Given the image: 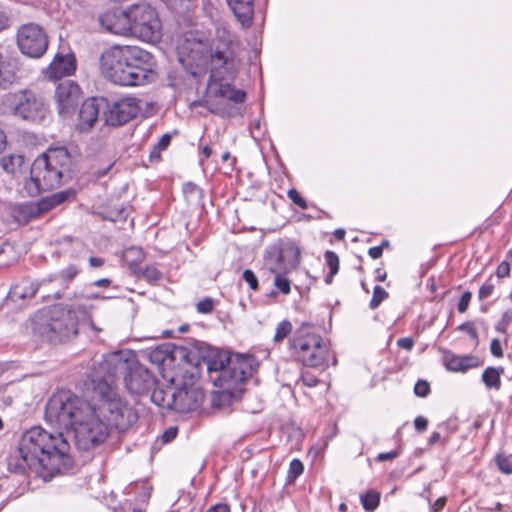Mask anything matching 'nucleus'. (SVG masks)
I'll use <instances>...</instances> for the list:
<instances>
[{"instance_id":"f257e3e1","label":"nucleus","mask_w":512,"mask_h":512,"mask_svg":"<svg viewBox=\"0 0 512 512\" xmlns=\"http://www.w3.org/2000/svg\"><path fill=\"white\" fill-rule=\"evenodd\" d=\"M85 387L91 400L69 390L54 393L46 404L45 420L72 431L77 448L88 451L106 440L111 427L129 429L138 414L98 372L87 370Z\"/></svg>"},{"instance_id":"f03ea898","label":"nucleus","mask_w":512,"mask_h":512,"mask_svg":"<svg viewBox=\"0 0 512 512\" xmlns=\"http://www.w3.org/2000/svg\"><path fill=\"white\" fill-rule=\"evenodd\" d=\"M70 445L62 432H50L40 426L27 430L21 437L18 457L9 461L14 472L33 475L44 482L72 466Z\"/></svg>"},{"instance_id":"7ed1b4c3","label":"nucleus","mask_w":512,"mask_h":512,"mask_svg":"<svg viewBox=\"0 0 512 512\" xmlns=\"http://www.w3.org/2000/svg\"><path fill=\"white\" fill-rule=\"evenodd\" d=\"M88 369L98 372L111 385L119 375H123L126 388L133 394L148 393L156 385L152 374L136 361L135 354L129 350L96 354L90 360Z\"/></svg>"},{"instance_id":"20e7f679","label":"nucleus","mask_w":512,"mask_h":512,"mask_svg":"<svg viewBox=\"0 0 512 512\" xmlns=\"http://www.w3.org/2000/svg\"><path fill=\"white\" fill-rule=\"evenodd\" d=\"M96 298H99L97 294L81 295L70 304L54 305L47 318L37 326V332L48 342L58 344L74 339L81 321H88L92 329L101 331L90 319L91 306L88 301Z\"/></svg>"},{"instance_id":"39448f33","label":"nucleus","mask_w":512,"mask_h":512,"mask_svg":"<svg viewBox=\"0 0 512 512\" xmlns=\"http://www.w3.org/2000/svg\"><path fill=\"white\" fill-rule=\"evenodd\" d=\"M71 156L66 148L49 149L35 159L30 177L23 183V191L29 197H35L42 191L58 187L64 177H70Z\"/></svg>"},{"instance_id":"423d86ee","label":"nucleus","mask_w":512,"mask_h":512,"mask_svg":"<svg viewBox=\"0 0 512 512\" xmlns=\"http://www.w3.org/2000/svg\"><path fill=\"white\" fill-rule=\"evenodd\" d=\"M238 37L224 24L216 28V36L211 47L209 70L210 78L214 81L232 79L238 67L236 49Z\"/></svg>"},{"instance_id":"0eeeda50","label":"nucleus","mask_w":512,"mask_h":512,"mask_svg":"<svg viewBox=\"0 0 512 512\" xmlns=\"http://www.w3.org/2000/svg\"><path fill=\"white\" fill-rule=\"evenodd\" d=\"M171 357L173 360L182 361L198 370L205 367L211 379L221 376L231 358L226 353L201 342L193 344L190 348L175 346L171 352Z\"/></svg>"},{"instance_id":"6e6552de","label":"nucleus","mask_w":512,"mask_h":512,"mask_svg":"<svg viewBox=\"0 0 512 512\" xmlns=\"http://www.w3.org/2000/svg\"><path fill=\"white\" fill-rule=\"evenodd\" d=\"M290 350L297 361L308 367L323 365L327 354L322 338L308 324H303L295 331Z\"/></svg>"},{"instance_id":"1a4fd4ad","label":"nucleus","mask_w":512,"mask_h":512,"mask_svg":"<svg viewBox=\"0 0 512 512\" xmlns=\"http://www.w3.org/2000/svg\"><path fill=\"white\" fill-rule=\"evenodd\" d=\"M5 111L22 120L39 123L46 117L48 108L43 99L32 90L8 93L2 100Z\"/></svg>"},{"instance_id":"9d476101","label":"nucleus","mask_w":512,"mask_h":512,"mask_svg":"<svg viewBox=\"0 0 512 512\" xmlns=\"http://www.w3.org/2000/svg\"><path fill=\"white\" fill-rule=\"evenodd\" d=\"M144 49L137 46H113L105 50L100 57V71L110 82H118L129 79V76L122 74L123 64L127 61H143Z\"/></svg>"},{"instance_id":"9b49d317","label":"nucleus","mask_w":512,"mask_h":512,"mask_svg":"<svg viewBox=\"0 0 512 512\" xmlns=\"http://www.w3.org/2000/svg\"><path fill=\"white\" fill-rule=\"evenodd\" d=\"M130 22L129 36L152 42L161 36V22L156 10L147 3H137L128 7Z\"/></svg>"},{"instance_id":"f8f14e48","label":"nucleus","mask_w":512,"mask_h":512,"mask_svg":"<svg viewBox=\"0 0 512 512\" xmlns=\"http://www.w3.org/2000/svg\"><path fill=\"white\" fill-rule=\"evenodd\" d=\"M300 248L292 241H278L268 247L264 263L271 273H290L300 264Z\"/></svg>"},{"instance_id":"ddd939ff","label":"nucleus","mask_w":512,"mask_h":512,"mask_svg":"<svg viewBox=\"0 0 512 512\" xmlns=\"http://www.w3.org/2000/svg\"><path fill=\"white\" fill-rule=\"evenodd\" d=\"M256 360L251 355L236 354L231 356L228 366L221 376L212 378L215 386L224 391L237 389V386L252 376Z\"/></svg>"},{"instance_id":"4468645a","label":"nucleus","mask_w":512,"mask_h":512,"mask_svg":"<svg viewBox=\"0 0 512 512\" xmlns=\"http://www.w3.org/2000/svg\"><path fill=\"white\" fill-rule=\"evenodd\" d=\"M16 37L19 50L30 58H40L48 48L47 34L35 23L22 25Z\"/></svg>"},{"instance_id":"2eb2a0df","label":"nucleus","mask_w":512,"mask_h":512,"mask_svg":"<svg viewBox=\"0 0 512 512\" xmlns=\"http://www.w3.org/2000/svg\"><path fill=\"white\" fill-rule=\"evenodd\" d=\"M245 95L244 91L235 89L230 84H221L215 91V97L219 100L216 103L208 102V109L222 117H232L238 113L235 104L242 103Z\"/></svg>"},{"instance_id":"dca6fc26","label":"nucleus","mask_w":512,"mask_h":512,"mask_svg":"<svg viewBox=\"0 0 512 512\" xmlns=\"http://www.w3.org/2000/svg\"><path fill=\"white\" fill-rule=\"evenodd\" d=\"M143 61H127V64H123L122 74L129 76V79L118 82L121 86H139L150 82L154 76L153 67L154 59L153 56L146 50H144Z\"/></svg>"},{"instance_id":"f3484780","label":"nucleus","mask_w":512,"mask_h":512,"mask_svg":"<svg viewBox=\"0 0 512 512\" xmlns=\"http://www.w3.org/2000/svg\"><path fill=\"white\" fill-rule=\"evenodd\" d=\"M139 112L138 101L135 98H123L114 102L105 112V121L111 126H120L134 117Z\"/></svg>"},{"instance_id":"a211bd4d","label":"nucleus","mask_w":512,"mask_h":512,"mask_svg":"<svg viewBox=\"0 0 512 512\" xmlns=\"http://www.w3.org/2000/svg\"><path fill=\"white\" fill-rule=\"evenodd\" d=\"M100 25L108 32L116 35L129 36L128 8L112 9L99 17Z\"/></svg>"},{"instance_id":"6ab92c4d","label":"nucleus","mask_w":512,"mask_h":512,"mask_svg":"<svg viewBox=\"0 0 512 512\" xmlns=\"http://www.w3.org/2000/svg\"><path fill=\"white\" fill-rule=\"evenodd\" d=\"M55 98L58 104L60 114L66 115L70 110L78 104L81 98V91L79 86L70 81L60 83L55 92Z\"/></svg>"},{"instance_id":"aec40b11","label":"nucleus","mask_w":512,"mask_h":512,"mask_svg":"<svg viewBox=\"0 0 512 512\" xmlns=\"http://www.w3.org/2000/svg\"><path fill=\"white\" fill-rule=\"evenodd\" d=\"M103 100L89 98L82 103L79 111V121L77 124L81 132L90 130L98 119L99 111Z\"/></svg>"},{"instance_id":"412c9836","label":"nucleus","mask_w":512,"mask_h":512,"mask_svg":"<svg viewBox=\"0 0 512 512\" xmlns=\"http://www.w3.org/2000/svg\"><path fill=\"white\" fill-rule=\"evenodd\" d=\"M203 393L197 388L179 390L174 398L175 409L191 411L196 409L203 402Z\"/></svg>"},{"instance_id":"4be33fe9","label":"nucleus","mask_w":512,"mask_h":512,"mask_svg":"<svg viewBox=\"0 0 512 512\" xmlns=\"http://www.w3.org/2000/svg\"><path fill=\"white\" fill-rule=\"evenodd\" d=\"M44 209L42 208L40 200L37 202H27L24 204H16L11 207V215L18 223L25 224L30 220L35 219L42 215Z\"/></svg>"},{"instance_id":"5701e85b","label":"nucleus","mask_w":512,"mask_h":512,"mask_svg":"<svg viewBox=\"0 0 512 512\" xmlns=\"http://www.w3.org/2000/svg\"><path fill=\"white\" fill-rule=\"evenodd\" d=\"M76 69L75 58L71 55L56 56L48 68V77L51 79H60L71 75Z\"/></svg>"},{"instance_id":"b1692460","label":"nucleus","mask_w":512,"mask_h":512,"mask_svg":"<svg viewBox=\"0 0 512 512\" xmlns=\"http://www.w3.org/2000/svg\"><path fill=\"white\" fill-rule=\"evenodd\" d=\"M227 3L243 27L246 28L252 24L253 0H227Z\"/></svg>"},{"instance_id":"393cba45","label":"nucleus","mask_w":512,"mask_h":512,"mask_svg":"<svg viewBox=\"0 0 512 512\" xmlns=\"http://www.w3.org/2000/svg\"><path fill=\"white\" fill-rule=\"evenodd\" d=\"M21 78L18 63L14 59L0 63V86L4 89L17 83Z\"/></svg>"},{"instance_id":"a878e982","label":"nucleus","mask_w":512,"mask_h":512,"mask_svg":"<svg viewBox=\"0 0 512 512\" xmlns=\"http://www.w3.org/2000/svg\"><path fill=\"white\" fill-rule=\"evenodd\" d=\"M151 401L160 407H174L176 392L173 389L164 390L154 386L151 389Z\"/></svg>"},{"instance_id":"bb28decb","label":"nucleus","mask_w":512,"mask_h":512,"mask_svg":"<svg viewBox=\"0 0 512 512\" xmlns=\"http://www.w3.org/2000/svg\"><path fill=\"white\" fill-rule=\"evenodd\" d=\"M24 165V157L20 154L4 155L0 158V166L7 173L12 176L21 172Z\"/></svg>"},{"instance_id":"cd10ccee","label":"nucleus","mask_w":512,"mask_h":512,"mask_svg":"<svg viewBox=\"0 0 512 512\" xmlns=\"http://www.w3.org/2000/svg\"><path fill=\"white\" fill-rule=\"evenodd\" d=\"M38 288V283H30L28 286L16 285L10 290L7 301L16 303L18 300L32 298L35 296Z\"/></svg>"},{"instance_id":"c85d7f7f","label":"nucleus","mask_w":512,"mask_h":512,"mask_svg":"<svg viewBox=\"0 0 512 512\" xmlns=\"http://www.w3.org/2000/svg\"><path fill=\"white\" fill-rule=\"evenodd\" d=\"M504 373V368L488 367L482 373V381L490 389L499 390L501 387V375Z\"/></svg>"},{"instance_id":"c756f323","label":"nucleus","mask_w":512,"mask_h":512,"mask_svg":"<svg viewBox=\"0 0 512 512\" xmlns=\"http://www.w3.org/2000/svg\"><path fill=\"white\" fill-rule=\"evenodd\" d=\"M478 364V360L474 356H454L448 363L447 368L451 371H466L469 368L475 367Z\"/></svg>"},{"instance_id":"7c9ffc66","label":"nucleus","mask_w":512,"mask_h":512,"mask_svg":"<svg viewBox=\"0 0 512 512\" xmlns=\"http://www.w3.org/2000/svg\"><path fill=\"white\" fill-rule=\"evenodd\" d=\"M71 195L72 193L69 191H60L45 198H42L40 202L42 208L44 209V212H48L57 205L65 202Z\"/></svg>"},{"instance_id":"2f4dec72","label":"nucleus","mask_w":512,"mask_h":512,"mask_svg":"<svg viewBox=\"0 0 512 512\" xmlns=\"http://www.w3.org/2000/svg\"><path fill=\"white\" fill-rule=\"evenodd\" d=\"M363 508L367 511L375 510L380 501V493L376 491H368L360 496Z\"/></svg>"},{"instance_id":"473e14b6","label":"nucleus","mask_w":512,"mask_h":512,"mask_svg":"<svg viewBox=\"0 0 512 512\" xmlns=\"http://www.w3.org/2000/svg\"><path fill=\"white\" fill-rule=\"evenodd\" d=\"M275 275L274 285L283 294H289L291 291V282L285 277L287 273H273Z\"/></svg>"},{"instance_id":"72a5a7b5","label":"nucleus","mask_w":512,"mask_h":512,"mask_svg":"<svg viewBox=\"0 0 512 512\" xmlns=\"http://www.w3.org/2000/svg\"><path fill=\"white\" fill-rule=\"evenodd\" d=\"M386 298H388V293L385 291V289L379 285L375 286L369 307L371 309H376Z\"/></svg>"},{"instance_id":"f704fd0d","label":"nucleus","mask_w":512,"mask_h":512,"mask_svg":"<svg viewBox=\"0 0 512 512\" xmlns=\"http://www.w3.org/2000/svg\"><path fill=\"white\" fill-rule=\"evenodd\" d=\"M292 331V324L289 321H282L278 324L274 335L275 342H281Z\"/></svg>"},{"instance_id":"c9c22d12","label":"nucleus","mask_w":512,"mask_h":512,"mask_svg":"<svg viewBox=\"0 0 512 512\" xmlns=\"http://www.w3.org/2000/svg\"><path fill=\"white\" fill-rule=\"evenodd\" d=\"M496 464L501 472L505 474L512 473V461L508 456L498 454L495 458Z\"/></svg>"},{"instance_id":"e433bc0d","label":"nucleus","mask_w":512,"mask_h":512,"mask_svg":"<svg viewBox=\"0 0 512 512\" xmlns=\"http://www.w3.org/2000/svg\"><path fill=\"white\" fill-rule=\"evenodd\" d=\"M142 276L149 282L155 283L162 278V273L154 266L145 267L141 271Z\"/></svg>"},{"instance_id":"4c0bfd02","label":"nucleus","mask_w":512,"mask_h":512,"mask_svg":"<svg viewBox=\"0 0 512 512\" xmlns=\"http://www.w3.org/2000/svg\"><path fill=\"white\" fill-rule=\"evenodd\" d=\"M303 469H304V467H303L302 462L298 459H293L289 466L287 478L290 481L295 480L299 475L302 474Z\"/></svg>"},{"instance_id":"58836bf2","label":"nucleus","mask_w":512,"mask_h":512,"mask_svg":"<svg viewBox=\"0 0 512 512\" xmlns=\"http://www.w3.org/2000/svg\"><path fill=\"white\" fill-rule=\"evenodd\" d=\"M325 260L330 267L331 275L334 276L339 270V258L333 251L325 252Z\"/></svg>"},{"instance_id":"ea45409f","label":"nucleus","mask_w":512,"mask_h":512,"mask_svg":"<svg viewBox=\"0 0 512 512\" xmlns=\"http://www.w3.org/2000/svg\"><path fill=\"white\" fill-rule=\"evenodd\" d=\"M495 288V284L492 282V278L490 277L479 289L478 298L479 300H484L490 297Z\"/></svg>"},{"instance_id":"a19ab883","label":"nucleus","mask_w":512,"mask_h":512,"mask_svg":"<svg viewBox=\"0 0 512 512\" xmlns=\"http://www.w3.org/2000/svg\"><path fill=\"white\" fill-rule=\"evenodd\" d=\"M78 273L79 269L74 265H70L60 272V278L69 282L72 281Z\"/></svg>"},{"instance_id":"79ce46f5","label":"nucleus","mask_w":512,"mask_h":512,"mask_svg":"<svg viewBox=\"0 0 512 512\" xmlns=\"http://www.w3.org/2000/svg\"><path fill=\"white\" fill-rule=\"evenodd\" d=\"M430 392V386L427 381L419 380L414 386V393L419 397H426Z\"/></svg>"},{"instance_id":"37998d69","label":"nucleus","mask_w":512,"mask_h":512,"mask_svg":"<svg viewBox=\"0 0 512 512\" xmlns=\"http://www.w3.org/2000/svg\"><path fill=\"white\" fill-rule=\"evenodd\" d=\"M242 277L248 283L249 287L252 290L258 289V279L252 270H250V269L244 270Z\"/></svg>"},{"instance_id":"c03bdc74","label":"nucleus","mask_w":512,"mask_h":512,"mask_svg":"<svg viewBox=\"0 0 512 512\" xmlns=\"http://www.w3.org/2000/svg\"><path fill=\"white\" fill-rule=\"evenodd\" d=\"M471 298H472V293L470 291H466L462 294V296L458 302V305H457V310L460 313H464L467 311Z\"/></svg>"},{"instance_id":"a18cd8bd","label":"nucleus","mask_w":512,"mask_h":512,"mask_svg":"<svg viewBox=\"0 0 512 512\" xmlns=\"http://www.w3.org/2000/svg\"><path fill=\"white\" fill-rule=\"evenodd\" d=\"M196 307L199 313H211L214 308V301L211 298H206L198 302Z\"/></svg>"},{"instance_id":"49530a36","label":"nucleus","mask_w":512,"mask_h":512,"mask_svg":"<svg viewBox=\"0 0 512 512\" xmlns=\"http://www.w3.org/2000/svg\"><path fill=\"white\" fill-rule=\"evenodd\" d=\"M457 329L460 331H465L466 333H468L472 340L476 342L478 341V333L472 322H465L461 324Z\"/></svg>"},{"instance_id":"de8ad7c7","label":"nucleus","mask_w":512,"mask_h":512,"mask_svg":"<svg viewBox=\"0 0 512 512\" xmlns=\"http://www.w3.org/2000/svg\"><path fill=\"white\" fill-rule=\"evenodd\" d=\"M288 196L289 198L295 203L297 204L299 207H301L302 209H306L307 208V203L306 201L301 197V195L298 193V191H296L295 189H291L289 190L288 192Z\"/></svg>"},{"instance_id":"09e8293b","label":"nucleus","mask_w":512,"mask_h":512,"mask_svg":"<svg viewBox=\"0 0 512 512\" xmlns=\"http://www.w3.org/2000/svg\"><path fill=\"white\" fill-rule=\"evenodd\" d=\"M490 352L493 356H495L497 358L503 357V350H502L501 343H500L499 339L494 338L491 340Z\"/></svg>"},{"instance_id":"8fccbe9b","label":"nucleus","mask_w":512,"mask_h":512,"mask_svg":"<svg viewBox=\"0 0 512 512\" xmlns=\"http://www.w3.org/2000/svg\"><path fill=\"white\" fill-rule=\"evenodd\" d=\"M510 274V264L507 261H502L496 270L497 278L501 279L509 276Z\"/></svg>"},{"instance_id":"3c124183","label":"nucleus","mask_w":512,"mask_h":512,"mask_svg":"<svg viewBox=\"0 0 512 512\" xmlns=\"http://www.w3.org/2000/svg\"><path fill=\"white\" fill-rule=\"evenodd\" d=\"M171 141V135L170 134H164L161 136V138L158 140V142L154 145L159 150L163 151L165 150Z\"/></svg>"},{"instance_id":"603ef678","label":"nucleus","mask_w":512,"mask_h":512,"mask_svg":"<svg viewBox=\"0 0 512 512\" xmlns=\"http://www.w3.org/2000/svg\"><path fill=\"white\" fill-rule=\"evenodd\" d=\"M398 452L397 451H390V452H383V453H380L378 456H377V460L379 462H383V461H388V460H393L395 459L396 457H398Z\"/></svg>"},{"instance_id":"864d4df0","label":"nucleus","mask_w":512,"mask_h":512,"mask_svg":"<svg viewBox=\"0 0 512 512\" xmlns=\"http://www.w3.org/2000/svg\"><path fill=\"white\" fill-rule=\"evenodd\" d=\"M414 425H415L416 430L422 432L427 428L428 421L426 418H424L422 416H418V417H416V419L414 421Z\"/></svg>"},{"instance_id":"5fc2aeb1","label":"nucleus","mask_w":512,"mask_h":512,"mask_svg":"<svg viewBox=\"0 0 512 512\" xmlns=\"http://www.w3.org/2000/svg\"><path fill=\"white\" fill-rule=\"evenodd\" d=\"M304 385L309 387H314L318 383V379L314 377L313 375L303 374L301 377Z\"/></svg>"},{"instance_id":"6e6d98bb","label":"nucleus","mask_w":512,"mask_h":512,"mask_svg":"<svg viewBox=\"0 0 512 512\" xmlns=\"http://www.w3.org/2000/svg\"><path fill=\"white\" fill-rule=\"evenodd\" d=\"M398 346L404 348L406 350H411L413 348V340L411 338H401L398 340Z\"/></svg>"},{"instance_id":"4d7b16f0","label":"nucleus","mask_w":512,"mask_h":512,"mask_svg":"<svg viewBox=\"0 0 512 512\" xmlns=\"http://www.w3.org/2000/svg\"><path fill=\"white\" fill-rule=\"evenodd\" d=\"M230 508L226 504H216L210 506L206 512H229Z\"/></svg>"},{"instance_id":"13d9d810","label":"nucleus","mask_w":512,"mask_h":512,"mask_svg":"<svg viewBox=\"0 0 512 512\" xmlns=\"http://www.w3.org/2000/svg\"><path fill=\"white\" fill-rule=\"evenodd\" d=\"M383 250L382 246H374L371 247L368 251V254L373 259H378L382 256Z\"/></svg>"},{"instance_id":"bf43d9fd","label":"nucleus","mask_w":512,"mask_h":512,"mask_svg":"<svg viewBox=\"0 0 512 512\" xmlns=\"http://www.w3.org/2000/svg\"><path fill=\"white\" fill-rule=\"evenodd\" d=\"M176 435H177V429L170 428L163 433L162 438H163L164 442H169L172 439H174L176 437Z\"/></svg>"},{"instance_id":"052dcab7","label":"nucleus","mask_w":512,"mask_h":512,"mask_svg":"<svg viewBox=\"0 0 512 512\" xmlns=\"http://www.w3.org/2000/svg\"><path fill=\"white\" fill-rule=\"evenodd\" d=\"M75 243V245L77 247H80L81 246V242L76 240L74 241L72 237H69V236H65L62 238V240L60 241V244L62 245L63 249H65L66 246H69L71 244Z\"/></svg>"},{"instance_id":"680f3d73","label":"nucleus","mask_w":512,"mask_h":512,"mask_svg":"<svg viewBox=\"0 0 512 512\" xmlns=\"http://www.w3.org/2000/svg\"><path fill=\"white\" fill-rule=\"evenodd\" d=\"M500 322L507 326L512 322V309L507 310L502 314Z\"/></svg>"},{"instance_id":"e2e57ef3","label":"nucleus","mask_w":512,"mask_h":512,"mask_svg":"<svg viewBox=\"0 0 512 512\" xmlns=\"http://www.w3.org/2000/svg\"><path fill=\"white\" fill-rule=\"evenodd\" d=\"M89 264L91 267L99 268L104 264V260L99 257H90L89 258Z\"/></svg>"},{"instance_id":"0e129e2a","label":"nucleus","mask_w":512,"mask_h":512,"mask_svg":"<svg viewBox=\"0 0 512 512\" xmlns=\"http://www.w3.org/2000/svg\"><path fill=\"white\" fill-rule=\"evenodd\" d=\"M445 503H446L445 497L438 498L433 505L434 512H438L439 510H441L444 507Z\"/></svg>"},{"instance_id":"69168bd1","label":"nucleus","mask_w":512,"mask_h":512,"mask_svg":"<svg viewBox=\"0 0 512 512\" xmlns=\"http://www.w3.org/2000/svg\"><path fill=\"white\" fill-rule=\"evenodd\" d=\"M160 152H161V150H159L158 148L153 146V148H152V150L150 152V159H151V161H159L160 158H161Z\"/></svg>"},{"instance_id":"338daca9","label":"nucleus","mask_w":512,"mask_h":512,"mask_svg":"<svg viewBox=\"0 0 512 512\" xmlns=\"http://www.w3.org/2000/svg\"><path fill=\"white\" fill-rule=\"evenodd\" d=\"M111 284V280L108 278H102L99 280H96L93 285L97 287H108Z\"/></svg>"},{"instance_id":"774afa93","label":"nucleus","mask_w":512,"mask_h":512,"mask_svg":"<svg viewBox=\"0 0 512 512\" xmlns=\"http://www.w3.org/2000/svg\"><path fill=\"white\" fill-rule=\"evenodd\" d=\"M8 26V18L5 14L0 13V31L4 30Z\"/></svg>"}]
</instances>
